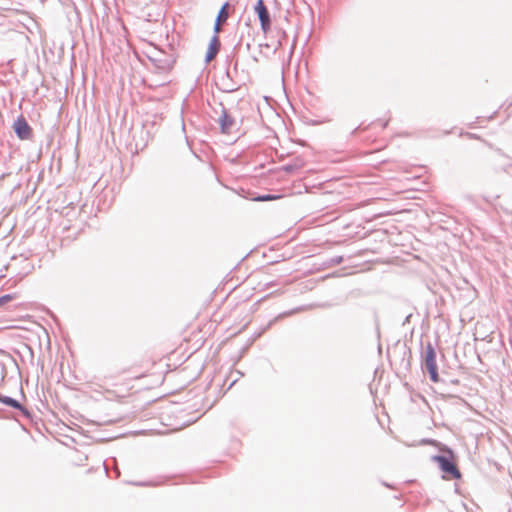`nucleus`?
<instances>
[{"label":"nucleus","mask_w":512,"mask_h":512,"mask_svg":"<svg viewBox=\"0 0 512 512\" xmlns=\"http://www.w3.org/2000/svg\"><path fill=\"white\" fill-rule=\"evenodd\" d=\"M387 124H388V121L383 122L382 128H385L387 126Z\"/></svg>","instance_id":"12"},{"label":"nucleus","mask_w":512,"mask_h":512,"mask_svg":"<svg viewBox=\"0 0 512 512\" xmlns=\"http://www.w3.org/2000/svg\"><path fill=\"white\" fill-rule=\"evenodd\" d=\"M139 378L140 377H154L155 378V382L157 384L161 383L163 381V378H164V373L163 372H158V373H155V372H150L149 369H146L145 372L141 375L138 376Z\"/></svg>","instance_id":"8"},{"label":"nucleus","mask_w":512,"mask_h":512,"mask_svg":"<svg viewBox=\"0 0 512 512\" xmlns=\"http://www.w3.org/2000/svg\"><path fill=\"white\" fill-rule=\"evenodd\" d=\"M220 125L223 133H230L231 127L234 125V120L224 113L220 118Z\"/></svg>","instance_id":"7"},{"label":"nucleus","mask_w":512,"mask_h":512,"mask_svg":"<svg viewBox=\"0 0 512 512\" xmlns=\"http://www.w3.org/2000/svg\"><path fill=\"white\" fill-rule=\"evenodd\" d=\"M424 365L429 372L433 383L439 382L438 367L436 362V352L432 344L428 343L425 349Z\"/></svg>","instance_id":"2"},{"label":"nucleus","mask_w":512,"mask_h":512,"mask_svg":"<svg viewBox=\"0 0 512 512\" xmlns=\"http://www.w3.org/2000/svg\"><path fill=\"white\" fill-rule=\"evenodd\" d=\"M219 48H220L219 38H218V36H214L210 41V44H209V47H208V50L206 53V62H210L216 57V55L219 51Z\"/></svg>","instance_id":"5"},{"label":"nucleus","mask_w":512,"mask_h":512,"mask_svg":"<svg viewBox=\"0 0 512 512\" xmlns=\"http://www.w3.org/2000/svg\"><path fill=\"white\" fill-rule=\"evenodd\" d=\"M228 8H229V4L228 3H225L219 13H218V16H217V20H216V23H215V26H214V31L215 33H219L220 30H221V24L226 22V20L228 19L229 15H228Z\"/></svg>","instance_id":"6"},{"label":"nucleus","mask_w":512,"mask_h":512,"mask_svg":"<svg viewBox=\"0 0 512 512\" xmlns=\"http://www.w3.org/2000/svg\"><path fill=\"white\" fill-rule=\"evenodd\" d=\"M16 298H17L16 294L3 295V296L0 297V306H3V305L11 302L12 300H14Z\"/></svg>","instance_id":"10"},{"label":"nucleus","mask_w":512,"mask_h":512,"mask_svg":"<svg viewBox=\"0 0 512 512\" xmlns=\"http://www.w3.org/2000/svg\"><path fill=\"white\" fill-rule=\"evenodd\" d=\"M254 10L260 20L261 30L264 34H267L271 29V18L264 0H258Z\"/></svg>","instance_id":"3"},{"label":"nucleus","mask_w":512,"mask_h":512,"mask_svg":"<svg viewBox=\"0 0 512 512\" xmlns=\"http://www.w3.org/2000/svg\"><path fill=\"white\" fill-rule=\"evenodd\" d=\"M440 451L448 453L449 457L438 455L434 456L433 460L438 463L441 470L447 475L445 478L459 479L461 477V473L455 464V456L452 450L443 446L440 448Z\"/></svg>","instance_id":"1"},{"label":"nucleus","mask_w":512,"mask_h":512,"mask_svg":"<svg viewBox=\"0 0 512 512\" xmlns=\"http://www.w3.org/2000/svg\"><path fill=\"white\" fill-rule=\"evenodd\" d=\"M280 198H281L280 195H262V196H258V197L253 198V200L254 201H259V202H265V201L277 200V199H280Z\"/></svg>","instance_id":"9"},{"label":"nucleus","mask_w":512,"mask_h":512,"mask_svg":"<svg viewBox=\"0 0 512 512\" xmlns=\"http://www.w3.org/2000/svg\"><path fill=\"white\" fill-rule=\"evenodd\" d=\"M13 129L18 138L28 140L32 137L33 131L24 116H19L13 123Z\"/></svg>","instance_id":"4"},{"label":"nucleus","mask_w":512,"mask_h":512,"mask_svg":"<svg viewBox=\"0 0 512 512\" xmlns=\"http://www.w3.org/2000/svg\"><path fill=\"white\" fill-rule=\"evenodd\" d=\"M150 365H151V366H154V363H150L149 361H145V362L142 364V367H147V368H148V366H150Z\"/></svg>","instance_id":"11"}]
</instances>
